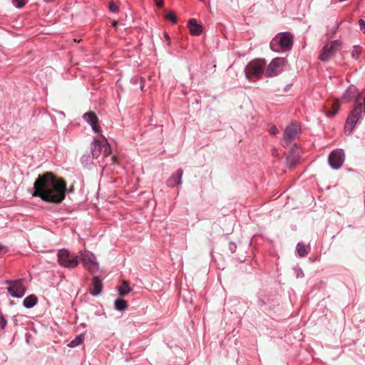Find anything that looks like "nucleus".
<instances>
[{
	"label": "nucleus",
	"mask_w": 365,
	"mask_h": 365,
	"mask_svg": "<svg viewBox=\"0 0 365 365\" xmlns=\"http://www.w3.org/2000/svg\"><path fill=\"white\" fill-rule=\"evenodd\" d=\"M34 191L29 189L33 197H40L43 202L53 204L61 203L65 199L66 192H73V185L67 189L66 181L51 173L38 175L34 183Z\"/></svg>",
	"instance_id": "nucleus-1"
},
{
	"label": "nucleus",
	"mask_w": 365,
	"mask_h": 365,
	"mask_svg": "<svg viewBox=\"0 0 365 365\" xmlns=\"http://www.w3.org/2000/svg\"><path fill=\"white\" fill-rule=\"evenodd\" d=\"M266 61L263 59H257L250 61L245 68L246 78L250 81H256L260 79L265 73Z\"/></svg>",
	"instance_id": "nucleus-2"
},
{
	"label": "nucleus",
	"mask_w": 365,
	"mask_h": 365,
	"mask_svg": "<svg viewBox=\"0 0 365 365\" xmlns=\"http://www.w3.org/2000/svg\"><path fill=\"white\" fill-rule=\"evenodd\" d=\"M293 46V35L285 32L278 34L270 42V48L275 52H279L281 50L286 51L292 48Z\"/></svg>",
	"instance_id": "nucleus-3"
},
{
	"label": "nucleus",
	"mask_w": 365,
	"mask_h": 365,
	"mask_svg": "<svg viewBox=\"0 0 365 365\" xmlns=\"http://www.w3.org/2000/svg\"><path fill=\"white\" fill-rule=\"evenodd\" d=\"M363 109L364 110V106L362 103H359L356 105L354 109L351 110L349 115L347 117L345 125H344V131L346 133L349 135L356 123L361 118V113L363 112Z\"/></svg>",
	"instance_id": "nucleus-4"
},
{
	"label": "nucleus",
	"mask_w": 365,
	"mask_h": 365,
	"mask_svg": "<svg viewBox=\"0 0 365 365\" xmlns=\"http://www.w3.org/2000/svg\"><path fill=\"white\" fill-rule=\"evenodd\" d=\"M286 63L287 60L284 58L277 57L274 58L268 65L264 75L269 78L279 75L283 71Z\"/></svg>",
	"instance_id": "nucleus-5"
},
{
	"label": "nucleus",
	"mask_w": 365,
	"mask_h": 365,
	"mask_svg": "<svg viewBox=\"0 0 365 365\" xmlns=\"http://www.w3.org/2000/svg\"><path fill=\"white\" fill-rule=\"evenodd\" d=\"M341 47V42L339 40L331 41L329 44H326L319 55V59L322 61L330 60Z\"/></svg>",
	"instance_id": "nucleus-6"
},
{
	"label": "nucleus",
	"mask_w": 365,
	"mask_h": 365,
	"mask_svg": "<svg viewBox=\"0 0 365 365\" xmlns=\"http://www.w3.org/2000/svg\"><path fill=\"white\" fill-rule=\"evenodd\" d=\"M14 284L6 287V290L11 297L14 298H21L26 293V289L24 286L23 279H15Z\"/></svg>",
	"instance_id": "nucleus-7"
},
{
	"label": "nucleus",
	"mask_w": 365,
	"mask_h": 365,
	"mask_svg": "<svg viewBox=\"0 0 365 365\" xmlns=\"http://www.w3.org/2000/svg\"><path fill=\"white\" fill-rule=\"evenodd\" d=\"M329 163L334 169H339L344 161V153L342 150H335L329 156Z\"/></svg>",
	"instance_id": "nucleus-8"
},
{
	"label": "nucleus",
	"mask_w": 365,
	"mask_h": 365,
	"mask_svg": "<svg viewBox=\"0 0 365 365\" xmlns=\"http://www.w3.org/2000/svg\"><path fill=\"white\" fill-rule=\"evenodd\" d=\"M81 262L90 271H92L93 269H97L98 268L96 257L91 252L85 250L81 254Z\"/></svg>",
	"instance_id": "nucleus-9"
},
{
	"label": "nucleus",
	"mask_w": 365,
	"mask_h": 365,
	"mask_svg": "<svg viewBox=\"0 0 365 365\" xmlns=\"http://www.w3.org/2000/svg\"><path fill=\"white\" fill-rule=\"evenodd\" d=\"M300 131L299 125L297 123H292L288 125L284 130L283 140L288 144L294 140L299 135Z\"/></svg>",
	"instance_id": "nucleus-10"
},
{
	"label": "nucleus",
	"mask_w": 365,
	"mask_h": 365,
	"mask_svg": "<svg viewBox=\"0 0 365 365\" xmlns=\"http://www.w3.org/2000/svg\"><path fill=\"white\" fill-rule=\"evenodd\" d=\"M103 148V142H102V140L94 138L91 144V153H89L92 155L93 158L97 160L102 153Z\"/></svg>",
	"instance_id": "nucleus-11"
},
{
	"label": "nucleus",
	"mask_w": 365,
	"mask_h": 365,
	"mask_svg": "<svg viewBox=\"0 0 365 365\" xmlns=\"http://www.w3.org/2000/svg\"><path fill=\"white\" fill-rule=\"evenodd\" d=\"M183 170L178 169L175 173H173L167 180V185L170 187H175L182 184V178Z\"/></svg>",
	"instance_id": "nucleus-12"
},
{
	"label": "nucleus",
	"mask_w": 365,
	"mask_h": 365,
	"mask_svg": "<svg viewBox=\"0 0 365 365\" xmlns=\"http://www.w3.org/2000/svg\"><path fill=\"white\" fill-rule=\"evenodd\" d=\"M102 280L98 276L93 277L92 287L89 289V292L93 297L99 296L103 290Z\"/></svg>",
	"instance_id": "nucleus-13"
},
{
	"label": "nucleus",
	"mask_w": 365,
	"mask_h": 365,
	"mask_svg": "<svg viewBox=\"0 0 365 365\" xmlns=\"http://www.w3.org/2000/svg\"><path fill=\"white\" fill-rule=\"evenodd\" d=\"M187 28L192 36H199L203 31V26L198 24L195 19L188 20Z\"/></svg>",
	"instance_id": "nucleus-14"
},
{
	"label": "nucleus",
	"mask_w": 365,
	"mask_h": 365,
	"mask_svg": "<svg viewBox=\"0 0 365 365\" xmlns=\"http://www.w3.org/2000/svg\"><path fill=\"white\" fill-rule=\"evenodd\" d=\"M359 96L357 88L354 86H349L342 96L345 102L357 100Z\"/></svg>",
	"instance_id": "nucleus-15"
},
{
	"label": "nucleus",
	"mask_w": 365,
	"mask_h": 365,
	"mask_svg": "<svg viewBox=\"0 0 365 365\" xmlns=\"http://www.w3.org/2000/svg\"><path fill=\"white\" fill-rule=\"evenodd\" d=\"M37 303L38 297L35 294H31L24 298L22 304L26 309H31L34 307Z\"/></svg>",
	"instance_id": "nucleus-16"
},
{
	"label": "nucleus",
	"mask_w": 365,
	"mask_h": 365,
	"mask_svg": "<svg viewBox=\"0 0 365 365\" xmlns=\"http://www.w3.org/2000/svg\"><path fill=\"white\" fill-rule=\"evenodd\" d=\"M57 257L58 264L61 266L64 267L66 261H68V258L70 257V252L65 248L60 249L58 252Z\"/></svg>",
	"instance_id": "nucleus-17"
},
{
	"label": "nucleus",
	"mask_w": 365,
	"mask_h": 365,
	"mask_svg": "<svg viewBox=\"0 0 365 365\" xmlns=\"http://www.w3.org/2000/svg\"><path fill=\"white\" fill-rule=\"evenodd\" d=\"M128 307V302L122 297H117L114 301V309L118 312H123Z\"/></svg>",
	"instance_id": "nucleus-18"
},
{
	"label": "nucleus",
	"mask_w": 365,
	"mask_h": 365,
	"mask_svg": "<svg viewBox=\"0 0 365 365\" xmlns=\"http://www.w3.org/2000/svg\"><path fill=\"white\" fill-rule=\"evenodd\" d=\"M82 118L91 126V125L98 123V118L97 115L93 111H88L84 113Z\"/></svg>",
	"instance_id": "nucleus-19"
},
{
	"label": "nucleus",
	"mask_w": 365,
	"mask_h": 365,
	"mask_svg": "<svg viewBox=\"0 0 365 365\" xmlns=\"http://www.w3.org/2000/svg\"><path fill=\"white\" fill-rule=\"evenodd\" d=\"M93 160H95V158H93L92 155L88 153L81 156V163L84 168L91 169L95 164Z\"/></svg>",
	"instance_id": "nucleus-20"
},
{
	"label": "nucleus",
	"mask_w": 365,
	"mask_h": 365,
	"mask_svg": "<svg viewBox=\"0 0 365 365\" xmlns=\"http://www.w3.org/2000/svg\"><path fill=\"white\" fill-rule=\"evenodd\" d=\"M85 333H81L77 335L73 339H72L68 344V346L70 348H74L81 344L85 339Z\"/></svg>",
	"instance_id": "nucleus-21"
},
{
	"label": "nucleus",
	"mask_w": 365,
	"mask_h": 365,
	"mask_svg": "<svg viewBox=\"0 0 365 365\" xmlns=\"http://www.w3.org/2000/svg\"><path fill=\"white\" fill-rule=\"evenodd\" d=\"M102 136V142H103V148L102 150V153L104 157H108L112 153V149L110 145L108 143L107 139L103 136Z\"/></svg>",
	"instance_id": "nucleus-22"
},
{
	"label": "nucleus",
	"mask_w": 365,
	"mask_h": 365,
	"mask_svg": "<svg viewBox=\"0 0 365 365\" xmlns=\"http://www.w3.org/2000/svg\"><path fill=\"white\" fill-rule=\"evenodd\" d=\"M79 264V259L77 255H73L72 258H68V260L66 261V264L64 265L65 267L71 269L77 267Z\"/></svg>",
	"instance_id": "nucleus-23"
},
{
	"label": "nucleus",
	"mask_w": 365,
	"mask_h": 365,
	"mask_svg": "<svg viewBox=\"0 0 365 365\" xmlns=\"http://www.w3.org/2000/svg\"><path fill=\"white\" fill-rule=\"evenodd\" d=\"M132 291V288L128 284H123L118 288L119 295L125 296Z\"/></svg>",
	"instance_id": "nucleus-24"
},
{
	"label": "nucleus",
	"mask_w": 365,
	"mask_h": 365,
	"mask_svg": "<svg viewBox=\"0 0 365 365\" xmlns=\"http://www.w3.org/2000/svg\"><path fill=\"white\" fill-rule=\"evenodd\" d=\"M339 108H340V105H339V101L336 100V101H334L331 105L332 110L327 111V115L329 116L334 115L339 111Z\"/></svg>",
	"instance_id": "nucleus-25"
},
{
	"label": "nucleus",
	"mask_w": 365,
	"mask_h": 365,
	"mask_svg": "<svg viewBox=\"0 0 365 365\" xmlns=\"http://www.w3.org/2000/svg\"><path fill=\"white\" fill-rule=\"evenodd\" d=\"M297 250L299 256L304 257L308 254L307 247L303 243H298Z\"/></svg>",
	"instance_id": "nucleus-26"
},
{
	"label": "nucleus",
	"mask_w": 365,
	"mask_h": 365,
	"mask_svg": "<svg viewBox=\"0 0 365 365\" xmlns=\"http://www.w3.org/2000/svg\"><path fill=\"white\" fill-rule=\"evenodd\" d=\"M298 159H299V156L298 155H289L287 158V163L290 165V166H294L297 162L298 161Z\"/></svg>",
	"instance_id": "nucleus-27"
},
{
	"label": "nucleus",
	"mask_w": 365,
	"mask_h": 365,
	"mask_svg": "<svg viewBox=\"0 0 365 365\" xmlns=\"http://www.w3.org/2000/svg\"><path fill=\"white\" fill-rule=\"evenodd\" d=\"M165 18L173 24L177 22V18L173 11H166L165 14Z\"/></svg>",
	"instance_id": "nucleus-28"
},
{
	"label": "nucleus",
	"mask_w": 365,
	"mask_h": 365,
	"mask_svg": "<svg viewBox=\"0 0 365 365\" xmlns=\"http://www.w3.org/2000/svg\"><path fill=\"white\" fill-rule=\"evenodd\" d=\"M11 1L16 9H21L26 4L27 0H11Z\"/></svg>",
	"instance_id": "nucleus-29"
},
{
	"label": "nucleus",
	"mask_w": 365,
	"mask_h": 365,
	"mask_svg": "<svg viewBox=\"0 0 365 365\" xmlns=\"http://www.w3.org/2000/svg\"><path fill=\"white\" fill-rule=\"evenodd\" d=\"M361 53V48L360 46H354L352 51V56L354 58H358L359 55Z\"/></svg>",
	"instance_id": "nucleus-30"
},
{
	"label": "nucleus",
	"mask_w": 365,
	"mask_h": 365,
	"mask_svg": "<svg viewBox=\"0 0 365 365\" xmlns=\"http://www.w3.org/2000/svg\"><path fill=\"white\" fill-rule=\"evenodd\" d=\"M7 326V320L5 317L1 314H0V328L1 329H4Z\"/></svg>",
	"instance_id": "nucleus-31"
},
{
	"label": "nucleus",
	"mask_w": 365,
	"mask_h": 365,
	"mask_svg": "<svg viewBox=\"0 0 365 365\" xmlns=\"http://www.w3.org/2000/svg\"><path fill=\"white\" fill-rule=\"evenodd\" d=\"M108 9L111 13H117L119 10L118 6L114 3H110Z\"/></svg>",
	"instance_id": "nucleus-32"
},
{
	"label": "nucleus",
	"mask_w": 365,
	"mask_h": 365,
	"mask_svg": "<svg viewBox=\"0 0 365 365\" xmlns=\"http://www.w3.org/2000/svg\"><path fill=\"white\" fill-rule=\"evenodd\" d=\"M91 128L95 133H99L101 131V127L99 125H98V123L91 125Z\"/></svg>",
	"instance_id": "nucleus-33"
},
{
	"label": "nucleus",
	"mask_w": 365,
	"mask_h": 365,
	"mask_svg": "<svg viewBox=\"0 0 365 365\" xmlns=\"http://www.w3.org/2000/svg\"><path fill=\"white\" fill-rule=\"evenodd\" d=\"M359 26L361 30L365 33V21L364 19H360L359 21Z\"/></svg>",
	"instance_id": "nucleus-34"
},
{
	"label": "nucleus",
	"mask_w": 365,
	"mask_h": 365,
	"mask_svg": "<svg viewBox=\"0 0 365 365\" xmlns=\"http://www.w3.org/2000/svg\"><path fill=\"white\" fill-rule=\"evenodd\" d=\"M269 133H270L271 135H275V134L278 133V130H277V128L274 125L272 126V127L269 128Z\"/></svg>",
	"instance_id": "nucleus-35"
},
{
	"label": "nucleus",
	"mask_w": 365,
	"mask_h": 365,
	"mask_svg": "<svg viewBox=\"0 0 365 365\" xmlns=\"http://www.w3.org/2000/svg\"><path fill=\"white\" fill-rule=\"evenodd\" d=\"M156 6L159 9H162L164 6V2L162 0H157L156 1Z\"/></svg>",
	"instance_id": "nucleus-36"
},
{
	"label": "nucleus",
	"mask_w": 365,
	"mask_h": 365,
	"mask_svg": "<svg viewBox=\"0 0 365 365\" xmlns=\"http://www.w3.org/2000/svg\"><path fill=\"white\" fill-rule=\"evenodd\" d=\"M15 280H6L5 284H9V286H12V284H14Z\"/></svg>",
	"instance_id": "nucleus-37"
},
{
	"label": "nucleus",
	"mask_w": 365,
	"mask_h": 365,
	"mask_svg": "<svg viewBox=\"0 0 365 365\" xmlns=\"http://www.w3.org/2000/svg\"><path fill=\"white\" fill-rule=\"evenodd\" d=\"M163 36L168 41H170V36L168 33L165 32Z\"/></svg>",
	"instance_id": "nucleus-38"
},
{
	"label": "nucleus",
	"mask_w": 365,
	"mask_h": 365,
	"mask_svg": "<svg viewBox=\"0 0 365 365\" xmlns=\"http://www.w3.org/2000/svg\"><path fill=\"white\" fill-rule=\"evenodd\" d=\"M111 160H112L113 163H114V164H115V163H117V158H116V156L113 155V156L111 157Z\"/></svg>",
	"instance_id": "nucleus-39"
},
{
	"label": "nucleus",
	"mask_w": 365,
	"mask_h": 365,
	"mask_svg": "<svg viewBox=\"0 0 365 365\" xmlns=\"http://www.w3.org/2000/svg\"><path fill=\"white\" fill-rule=\"evenodd\" d=\"M57 113H58L59 115H62L63 118L66 116L64 112L63 111H56Z\"/></svg>",
	"instance_id": "nucleus-40"
},
{
	"label": "nucleus",
	"mask_w": 365,
	"mask_h": 365,
	"mask_svg": "<svg viewBox=\"0 0 365 365\" xmlns=\"http://www.w3.org/2000/svg\"><path fill=\"white\" fill-rule=\"evenodd\" d=\"M12 320H13L14 323L16 325L18 323V320L15 316L13 317Z\"/></svg>",
	"instance_id": "nucleus-41"
},
{
	"label": "nucleus",
	"mask_w": 365,
	"mask_h": 365,
	"mask_svg": "<svg viewBox=\"0 0 365 365\" xmlns=\"http://www.w3.org/2000/svg\"><path fill=\"white\" fill-rule=\"evenodd\" d=\"M4 248V246L0 243V252H1V250Z\"/></svg>",
	"instance_id": "nucleus-42"
},
{
	"label": "nucleus",
	"mask_w": 365,
	"mask_h": 365,
	"mask_svg": "<svg viewBox=\"0 0 365 365\" xmlns=\"http://www.w3.org/2000/svg\"><path fill=\"white\" fill-rule=\"evenodd\" d=\"M46 3H50L52 2L53 0H43Z\"/></svg>",
	"instance_id": "nucleus-43"
},
{
	"label": "nucleus",
	"mask_w": 365,
	"mask_h": 365,
	"mask_svg": "<svg viewBox=\"0 0 365 365\" xmlns=\"http://www.w3.org/2000/svg\"><path fill=\"white\" fill-rule=\"evenodd\" d=\"M336 28L335 29H333V34H334L336 32Z\"/></svg>",
	"instance_id": "nucleus-44"
},
{
	"label": "nucleus",
	"mask_w": 365,
	"mask_h": 365,
	"mask_svg": "<svg viewBox=\"0 0 365 365\" xmlns=\"http://www.w3.org/2000/svg\"><path fill=\"white\" fill-rule=\"evenodd\" d=\"M339 25H340V23H338V24H336V29H338V28H339Z\"/></svg>",
	"instance_id": "nucleus-45"
},
{
	"label": "nucleus",
	"mask_w": 365,
	"mask_h": 365,
	"mask_svg": "<svg viewBox=\"0 0 365 365\" xmlns=\"http://www.w3.org/2000/svg\"><path fill=\"white\" fill-rule=\"evenodd\" d=\"M116 24H116V22H113V26H116Z\"/></svg>",
	"instance_id": "nucleus-46"
},
{
	"label": "nucleus",
	"mask_w": 365,
	"mask_h": 365,
	"mask_svg": "<svg viewBox=\"0 0 365 365\" xmlns=\"http://www.w3.org/2000/svg\"><path fill=\"white\" fill-rule=\"evenodd\" d=\"M201 1H204V0H200Z\"/></svg>",
	"instance_id": "nucleus-47"
}]
</instances>
